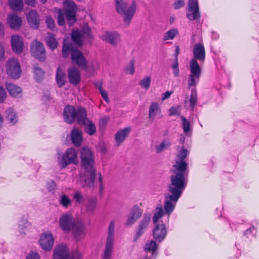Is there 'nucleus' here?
Instances as JSON below:
<instances>
[{"label": "nucleus", "instance_id": "27", "mask_svg": "<svg viewBox=\"0 0 259 259\" xmlns=\"http://www.w3.org/2000/svg\"><path fill=\"white\" fill-rule=\"evenodd\" d=\"M156 117H162L160 107L157 102H152L149 109V117L153 120Z\"/></svg>", "mask_w": 259, "mask_h": 259}, {"label": "nucleus", "instance_id": "8", "mask_svg": "<svg viewBox=\"0 0 259 259\" xmlns=\"http://www.w3.org/2000/svg\"><path fill=\"white\" fill-rule=\"evenodd\" d=\"M72 41L78 46H82L84 41L91 42L94 38L90 27L87 25H83L80 30H73L71 33Z\"/></svg>", "mask_w": 259, "mask_h": 259}, {"label": "nucleus", "instance_id": "61", "mask_svg": "<svg viewBox=\"0 0 259 259\" xmlns=\"http://www.w3.org/2000/svg\"><path fill=\"white\" fill-rule=\"evenodd\" d=\"M172 93V92L171 91H166V92L162 94L161 98L162 100H165V99L169 98Z\"/></svg>", "mask_w": 259, "mask_h": 259}, {"label": "nucleus", "instance_id": "49", "mask_svg": "<svg viewBox=\"0 0 259 259\" xmlns=\"http://www.w3.org/2000/svg\"><path fill=\"white\" fill-rule=\"evenodd\" d=\"M135 60H132L129 64L126 66L125 68V71L126 73L130 74H133L135 72Z\"/></svg>", "mask_w": 259, "mask_h": 259}, {"label": "nucleus", "instance_id": "42", "mask_svg": "<svg viewBox=\"0 0 259 259\" xmlns=\"http://www.w3.org/2000/svg\"><path fill=\"white\" fill-rule=\"evenodd\" d=\"M33 72L34 78L37 81H40L44 77V72L42 70L37 66H34Z\"/></svg>", "mask_w": 259, "mask_h": 259}, {"label": "nucleus", "instance_id": "54", "mask_svg": "<svg viewBox=\"0 0 259 259\" xmlns=\"http://www.w3.org/2000/svg\"><path fill=\"white\" fill-rule=\"evenodd\" d=\"M6 98V92L4 88L0 87V103L4 102Z\"/></svg>", "mask_w": 259, "mask_h": 259}, {"label": "nucleus", "instance_id": "20", "mask_svg": "<svg viewBox=\"0 0 259 259\" xmlns=\"http://www.w3.org/2000/svg\"><path fill=\"white\" fill-rule=\"evenodd\" d=\"M194 58L200 62H203L205 59V48L202 44L199 43L194 45L193 49Z\"/></svg>", "mask_w": 259, "mask_h": 259}, {"label": "nucleus", "instance_id": "40", "mask_svg": "<svg viewBox=\"0 0 259 259\" xmlns=\"http://www.w3.org/2000/svg\"><path fill=\"white\" fill-rule=\"evenodd\" d=\"M46 41L47 45L50 49L54 50L57 48L58 43L52 33L48 34V37L47 38Z\"/></svg>", "mask_w": 259, "mask_h": 259}, {"label": "nucleus", "instance_id": "28", "mask_svg": "<svg viewBox=\"0 0 259 259\" xmlns=\"http://www.w3.org/2000/svg\"><path fill=\"white\" fill-rule=\"evenodd\" d=\"M7 21L12 29L19 28L22 24L21 18L15 14H11L8 16Z\"/></svg>", "mask_w": 259, "mask_h": 259}, {"label": "nucleus", "instance_id": "37", "mask_svg": "<svg viewBox=\"0 0 259 259\" xmlns=\"http://www.w3.org/2000/svg\"><path fill=\"white\" fill-rule=\"evenodd\" d=\"M84 69L91 74H94L100 69V63L96 61L92 62L89 65L87 64V67Z\"/></svg>", "mask_w": 259, "mask_h": 259}, {"label": "nucleus", "instance_id": "45", "mask_svg": "<svg viewBox=\"0 0 259 259\" xmlns=\"http://www.w3.org/2000/svg\"><path fill=\"white\" fill-rule=\"evenodd\" d=\"M73 198L77 203H83L84 201L82 193L80 191H76L73 196Z\"/></svg>", "mask_w": 259, "mask_h": 259}, {"label": "nucleus", "instance_id": "31", "mask_svg": "<svg viewBox=\"0 0 259 259\" xmlns=\"http://www.w3.org/2000/svg\"><path fill=\"white\" fill-rule=\"evenodd\" d=\"M56 79L59 88H62L66 81L65 72L60 67H58L56 74Z\"/></svg>", "mask_w": 259, "mask_h": 259}, {"label": "nucleus", "instance_id": "3", "mask_svg": "<svg viewBox=\"0 0 259 259\" xmlns=\"http://www.w3.org/2000/svg\"><path fill=\"white\" fill-rule=\"evenodd\" d=\"M63 116L65 122L68 124L76 120L78 124L83 125L85 133L90 136L94 135L96 132L95 124L87 118V112L82 107L75 109L72 106H66L64 109Z\"/></svg>", "mask_w": 259, "mask_h": 259}, {"label": "nucleus", "instance_id": "25", "mask_svg": "<svg viewBox=\"0 0 259 259\" xmlns=\"http://www.w3.org/2000/svg\"><path fill=\"white\" fill-rule=\"evenodd\" d=\"M11 46L13 50L18 53H21L23 49V39L20 36L15 35H13L11 40Z\"/></svg>", "mask_w": 259, "mask_h": 259}, {"label": "nucleus", "instance_id": "46", "mask_svg": "<svg viewBox=\"0 0 259 259\" xmlns=\"http://www.w3.org/2000/svg\"><path fill=\"white\" fill-rule=\"evenodd\" d=\"M178 59L175 60L174 62L171 64L172 72L176 77H178L180 75V71L178 67Z\"/></svg>", "mask_w": 259, "mask_h": 259}, {"label": "nucleus", "instance_id": "22", "mask_svg": "<svg viewBox=\"0 0 259 259\" xmlns=\"http://www.w3.org/2000/svg\"><path fill=\"white\" fill-rule=\"evenodd\" d=\"M158 246L154 240H150L146 241L144 246V250L147 253L151 254V258L155 259L158 255Z\"/></svg>", "mask_w": 259, "mask_h": 259}, {"label": "nucleus", "instance_id": "63", "mask_svg": "<svg viewBox=\"0 0 259 259\" xmlns=\"http://www.w3.org/2000/svg\"><path fill=\"white\" fill-rule=\"evenodd\" d=\"M185 141V137L183 135H180V143L181 144H184Z\"/></svg>", "mask_w": 259, "mask_h": 259}, {"label": "nucleus", "instance_id": "58", "mask_svg": "<svg viewBox=\"0 0 259 259\" xmlns=\"http://www.w3.org/2000/svg\"><path fill=\"white\" fill-rule=\"evenodd\" d=\"M100 93L102 97V98L104 99V100L106 101L107 102H108V97L107 93L106 91H105L102 88H100L99 89Z\"/></svg>", "mask_w": 259, "mask_h": 259}, {"label": "nucleus", "instance_id": "6", "mask_svg": "<svg viewBox=\"0 0 259 259\" xmlns=\"http://www.w3.org/2000/svg\"><path fill=\"white\" fill-rule=\"evenodd\" d=\"M71 53L72 63L78 67L85 68L87 67V60L82 52L77 49H74L71 43L67 42L64 39L63 41L62 55L64 58H67Z\"/></svg>", "mask_w": 259, "mask_h": 259}, {"label": "nucleus", "instance_id": "11", "mask_svg": "<svg viewBox=\"0 0 259 259\" xmlns=\"http://www.w3.org/2000/svg\"><path fill=\"white\" fill-rule=\"evenodd\" d=\"M189 67L190 74L188 80V86L189 88H191L195 87L198 83L201 73V69L195 59H192L190 61Z\"/></svg>", "mask_w": 259, "mask_h": 259}, {"label": "nucleus", "instance_id": "12", "mask_svg": "<svg viewBox=\"0 0 259 259\" xmlns=\"http://www.w3.org/2000/svg\"><path fill=\"white\" fill-rule=\"evenodd\" d=\"M58 162L62 167H65L72 163L77 162V152L73 148H68L62 155L58 157Z\"/></svg>", "mask_w": 259, "mask_h": 259}, {"label": "nucleus", "instance_id": "26", "mask_svg": "<svg viewBox=\"0 0 259 259\" xmlns=\"http://www.w3.org/2000/svg\"><path fill=\"white\" fill-rule=\"evenodd\" d=\"M174 174H180L185 176L188 175L187 164L184 160H177L176 164L174 165L172 170Z\"/></svg>", "mask_w": 259, "mask_h": 259}, {"label": "nucleus", "instance_id": "1", "mask_svg": "<svg viewBox=\"0 0 259 259\" xmlns=\"http://www.w3.org/2000/svg\"><path fill=\"white\" fill-rule=\"evenodd\" d=\"M188 182V176L172 173L170 176V183L164 193V209L157 207L153 222L156 224L158 220L163 215H167L168 221L170 215L175 209L177 201L186 188Z\"/></svg>", "mask_w": 259, "mask_h": 259}, {"label": "nucleus", "instance_id": "32", "mask_svg": "<svg viewBox=\"0 0 259 259\" xmlns=\"http://www.w3.org/2000/svg\"><path fill=\"white\" fill-rule=\"evenodd\" d=\"M6 118L8 123L11 125H14L18 121L17 114L12 108L6 111Z\"/></svg>", "mask_w": 259, "mask_h": 259}, {"label": "nucleus", "instance_id": "19", "mask_svg": "<svg viewBox=\"0 0 259 259\" xmlns=\"http://www.w3.org/2000/svg\"><path fill=\"white\" fill-rule=\"evenodd\" d=\"M142 210L137 206H134L127 216L126 225L134 224L142 215Z\"/></svg>", "mask_w": 259, "mask_h": 259}, {"label": "nucleus", "instance_id": "30", "mask_svg": "<svg viewBox=\"0 0 259 259\" xmlns=\"http://www.w3.org/2000/svg\"><path fill=\"white\" fill-rule=\"evenodd\" d=\"M71 138L72 143L76 146H79L82 141L81 131L77 128L72 129Z\"/></svg>", "mask_w": 259, "mask_h": 259}, {"label": "nucleus", "instance_id": "23", "mask_svg": "<svg viewBox=\"0 0 259 259\" xmlns=\"http://www.w3.org/2000/svg\"><path fill=\"white\" fill-rule=\"evenodd\" d=\"M131 132V127L130 126L119 130L115 135L116 146H119L128 137Z\"/></svg>", "mask_w": 259, "mask_h": 259}, {"label": "nucleus", "instance_id": "7", "mask_svg": "<svg viewBox=\"0 0 259 259\" xmlns=\"http://www.w3.org/2000/svg\"><path fill=\"white\" fill-rule=\"evenodd\" d=\"M116 11L124 17V22L129 25L136 10V4L133 1L127 8V3L123 0H115Z\"/></svg>", "mask_w": 259, "mask_h": 259}, {"label": "nucleus", "instance_id": "41", "mask_svg": "<svg viewBox=\"0 0 259 259\" xmlns=\"http://www.w3.org/2000/svg\"><path fill=\"white\" fill-rule=\"evenodd\" d=\"M178 33V30L177 28H172L164 34L163 39L164 40H172Z\"/></svg>", "mask_w": 259, "mask_h": 259}, {"label": "nucleus", "instance_id": "33", "mask_svg": "<svg viewBox=\"0 0 259 259\" xmlns=\"http://www.w3.org/2000/svg\"><path fill=\"white\" fill-rule=\"evenodd\" d=\"M6 87L9 94L13 97L18 96L22 92L20 87L12 83L7 82Z\"/></svg>", "mask_w": 259, "mask_h": 259}, {"label": "nucleus", "instance_id": "29", "mask_svg": "<svg viewBox=\"0 0 259 259\" xmlns=\"http://www.w3.org/2000/svg\"><path fill=\"white\" fill-rule=\"evenodd\" d=\"M28 22L31 27L37 29L39 25V19L35 11H30L27 16Z\"/></svg>", "mask_w": 259, "mask_h": 259}, {"label": "nucleus", "instance_id": "43", "mask_svg": "<svg viewBox=\"0 0 259 259\" xmlns=\"http://www.w3.org/2000/svg\"><path fill=\"white\" fill-rule=\"evenodd\" d=\"M170 145V143L169 140H165L161 142L159 145L155 146V150L157 153H159L165 149H167Z\"/></svg>", "mask_w": 259, "mask_h": 259}, {"label": "nucleus", "instance_id": "13", "mask_svg": "<svg viewBox=\"0 0 259 259\" xmlns=\"http://www.w3.org/2000/svg\"><path fill=\"white\" fill-rule=\"evenodd\" d=\"M6 71L7 74L12 78L14 79L19 78L21 75V70L18 60L15 59H9L6 64Z\"/></svg>", "mask_w": 259, "mask_h": 259}, {"label": "nucleus", "instance_id": "17", "mask_svg": "<svg viewBox=\"0 0 259 259\" xmlns=\"http://www.w3.org/2000/svg\"><path fill=\"white\" fill-rule=\"evenodd\" d=\"M151 219V215L147 213L144 214L142 220L140 221L137 228L134 241L138 240L144 233L148 227Z\"/></svg>", "mask_w": 259, "mask_h": 259}, {"label": "nucleus", "instance_id": "50", "mask_svg": "<svg viewBox=\"0 0 259 259\" xmlns=\"http://www.w3.org/2000/svg\"><path fill=\"white\" fill-rule=\"evenodd\" d=\"M188 153V150L185 149L184 147H182L181 148V150L179 152L178 155V157L179 158V160H184V159L186 157Z\"/></svg>", "mask_w": 259, "mask_h": 259}, {"label": "nucleus", "instance_id": "64", "mask_svg": "<svg viewBox=\"0 0 259 259\" xmlns=\"http://www.w3.org/2000/svg\"><path fill=\"white\" fill-rule=\"evenodd\" d=\"M25 2L26 4L30 6H33L34 4L35 0H25Z\"/></svg>", "mask_w": 259, "mask_h": 259}, {"label": "nucleus", "instance_id": "44", "mask_svg": "<svg viewBox=\"0 0 259 259\" xmlns=\"http://www.w3.org/2000/svg\"><path fill=\"white\" fill-rule=\"evenodd\" d=\"M197 92L195 89H193L191 91V94L190 99V106L193 108L197 103Z\"/></svg>", "mask_w": 259, "mask_h": 259}, {"label": "nucleus", "instance_id": "55", "mask_svg": "<svg viewBox=\"0 0 259 259\" xmlns=\"http://www.w3.org/2000/svg\"><path fill=\"white\" fill-rule=\"evenodd\" d=\"M26 259H40V257L37 253L31 252L27 256Z\"/></svg>", "mask_w": 259, "mask_h": 259}, {"label": "nucleus", "instance_id": "14", "mask_svg": "<svg viewBox=\"0 0 259 259\" xmlns=\"http://www.w3.org/2000/svg\"><path fill=\"white\" fill-rule=\"evenodd\" d=\"M30 51L32 55L40 61H44L46 58L45 50L43 45L37 40L32 42Z\"/></svg>", "mask_w": 259, "mask_h": 259}, {"label": "nucleus", "instance_id": "24", "mask_svg": "<svg viewBox=\"0 0 259 259\" xmlns=\"http://www.w3.org/2000/svg\"><path fill=\"white\" fill-rule=\"evenodd\" d=\"M68 77L69 82L73 85L78 84L80 81V72L74 67H71L68 69Z\"/></svg>", "mask_w": 259, "mask_h": 259}, {"label": "nucleus", "instance_id": "59", "mask_svg": "<svg viewBox=\"0 0 259 259\" xmlns=\"http://www.w3.org/2000/svg\"><path fill=\"white\" fill-rule=\"evenodd\" d=\"M97 149L100 152L102 153H105L107 151L106 146L104 144H99Z\"/></svg>", "mask_w": 259, "mask_h": 259}, {"label": "nucleus", "instance_id": "16", "mask_svg": "<svg viewBox=\"0 0 259 259\" xmlns=\"http://www.w3.org/2000/svg\"><path fill=\"white\" fill-rule=\"evenodd\" d=\"M187 17L190 20H194L200 18L197 0L189 1Z\"/></svg>", "mask_w": 259, "mask_h": 259}, {"label": "nucleus", "instance_id": "5", "mask_svg": "<svg viewBox=\"0 0 259 259\" xmlns=\"http://www.w3.org/2000/svg\"><path fill=\"white\" fill-rule=\"evenodd\" d=\"M63 4L64 8V13L60 9H58L57 11V13L58 14V24L60 26L64 25L65 23V17L67 23L69 25H72L76 21V5L74 2L69 0H64Z\"/></svg>", "mask_w": 259, "mask_h": 259}, {"label": "nucleus", "instance_id": "52", "mask_svg": "<svg viewBox=\"0 0 259 259\" xmlns=\"http://www.w3.org/2000/svg\"><path fill=\"white\" fill-rule=\"evenodd\" d=\"M180 109L178 107H171L169 110V115L170 116H177L180 115Z\"/></svg>", "mask_w": 259, "mask_h": 259}, {"label": "nucleus", "instance_id": "48", "mask_svg": "<svg viewBox=\"0 0 259 259\" xmlns=\"http://www.w3.org/2000/svg\"><path fill=\"white\" fill-rule=\"evenodd\" d=\"M30 226L29 223L26 220L21 221L18 224L19 229L22 233H24L25 229Z\"/></svg>", "mask_w": 259, "mask_h": 259}, {"label": "nucleus", "instance_id": "36", "mask_svg": "<svg viewBox=\"0 0 259 259\" xmlns=\"http://www.w3.org/2000/svg\"><path fill=\"white\" fill-rule=\"evenodd\" d=\"M181 118L182 119V127L184 133L187 136H191L192 130L190 128V122L183 116H181Z\"/></svg>", "mask_w": 259, "mask_h": 259}, {"label": "nucleus", "instance_id": "62", "mask_svg": "<svg viewBox=\"0 0 259 259\" xmlns=\"http://www.w3.org/2000/svg\"><path fill=\"white\" fill-rule=\"evenodd\" d=\"M5 50L3 46L0 44V60L4 58Z\"/></svg>", "mask_w": 259, "mask_h": 259}, {"label": "nucleus", "instance_id": "21", "mask_svg": "<svg viewBox=\"0 0 259 259\" xmlns=\"http://www.w3.org/2000/svg\"><path fill=\"white\" fill-rule=\"evenodd\" d=\"M101 38L113 46L116 45L120 39L119 34L116 32H105Z\"/></svg>", "mask_w": 259, "mask_h": 259}, {"label": "nucleus", "instance_id": "38", "mask_svg": "<svg viewBox=\"0 0 259 259\" xmlns=\"http://www.w3.org/2000/svg\"><path fill=\"white\" fill-rule=\"evenodd\" d=\"M97 205V198H91L88 199L85 205V210L87 212H93Z\"/></svg>", "mask_w": 259, "mask_h": 259}, {"label": "nucleus", "instance_id": "34", "mask_svg": "<svg viewBox=\"0 0 259 259\" xmlns=\"http://www.w3.org/2000/svg\"><path fill=\"white\" fill-rule=\"evenodd\" d=\"M59 203L63 208L66 209L72 206V201L68 195L62 194L59 196Z\"/></svg>", "mask_w": 259, "mask_h": 259}, {"label": "nucleus", "instance_id": "18", "mask_svg": "<svg viewBox=\"0 0 259 259\" xmlns=\"http://www.w3.org/2000/svg\"><path fill=\"white\" fill-rule=\"evenodd\" d=\"M167 234V230L164 224H157L153 230V238L158 242L164 240Z\"/></svg>", "mask_w": 259, "mask_h": 259}, {"label": "nucleus", "instance_id": "51", "mask_svg": "<svg viewBox=\"0 0 259 259\" xmlns=\"http://www.w3.org/2000/svg\"><path fill=\"white\" fill-rule=\"evenodd\" d=\"M256 234V230L254 227H251L248 229L246 230L244 232V235L246 236L247 238L250 236H254Z\"/></svg>", "mask_w": 259, "mask_h": 259}, {"label": "nucleus", "instance_id": "35", "mask_svg": "<svg viewBox=\"0 0 259 259\" xmlns=\"http://www.w3.org/2000/svg\"><path fill=\"white\" fill-rule=\"evenodd\" d=\"M10 8L14 11L20 12L23 8V0H8Z\"/></svg>", "mask_w": 259, "mask_h": 259}, {"label": "nucleus", "instance_id": "9", "mask_svg": "<svg viewBox=\"0 0 259 259\" xmlns=\"http://www.w3.org/2000/svg\"><path fill=\"white\" fill-rule=\"evenodd\" d=\"M114 228L115 223L111 221L109 225L107 236L102 254V259H111L114 248Z\"/></svg>", "mask_w": 259, "mask_h": 259}, {"label": "nucleus", "instance_id": "53", "mask_svg": "<svg viewBox=\"0 0 259 259\" xmlns=\"http://www.w3.org/2000/svg\"><path fill=\"white\" fill-rule=\"evenodd\" d=\"M56 183L54 181H50L47 184V188L49 191H52L56 188Z\"/></svg>", "mask_w": 259, "mask_h": 259}, {"label": "nucleus", "instance_id": "2", "mask_svg": "<svg viewBox=\"0 0 259 259\" xmlns=\"http://www.w3.org/2000/svg\"><path fill=\"white\" fill-rule=\"evenodd\" d=\"M80 158V184L83 187H94L96 176L94 153L89 147H83L81 150Z\"/></svg>", "mask_w": 259, "mask_h": 259}, {"label": "nucleus", "instance_id": "39", "mask_svg": "<svg viewBox=\"0 0 259 259\" xmlns=\"http://www.w3.org/2000/svg\"><path fill=\"white\" fill-rule=\"evenodd\" d=\"M151 82V77L150 75L145 76L143 79L140 80L139 84L142 89L148 90L150 88Z\"/></svg>", "mask_w": 259, "mask_h": 259}, {"label": "nucleus", "instance_id": "47", "mask_svg": "<svg viewBox=\"0 0 259 259\" xmlns=\"http://www.w3.org/2000/svg\"><path fill=\"white\" fill-rule=\"evenodd\" d=\"M46 23L48 27L51 30H54L55 27V24L54 19L52 17L48 16L46 18Z\"/></svg>", "mask_w": 259, "mask_h": 259}, {"label": "nucleus", "instance_id": "57", "mask_svg": "<svg viewBox=\"0 0 259 259\" xmlns=\"http://www.w3.org/2000/svg\"><path fill=\"white\" fill-rule=\"evenodd\" d=\"M184 5V0H177L174 4V7L176 9H180Z\"/></svg>", "mask_w": 259, "mask_h": 259}, {"label": "nucleus", "instance_id": "10", "mask_svg": "<svg viewBox=\"0 0 259 259\" xmlns=\"http://www.w3.org/2000/svg\"><path fill=\"white\" fill-rule=\"evenodd\" d=\"M53 257L54 259H80L81 254L77 250L70 253L67 246L61 244L57 245L55 248Z\"/></svg>", "mask_w": 259, "mask_h": 259}, {"label": "nucleus", "instance_id": "56", "mask_svg": "<svg viewBox=\"0 0 259 259\" xmlns=\"http://www.w3.org/2000/svg\"><path fill=\"white\" fill-rule=\"evenodd\" d=\"M98 179H99V188H100V192L102 193L104 190V185L103 183V178L101 173L98 174Z\"/></svg>", "mask_w": 259, "mask_h": 259}, {"label": "nucleus", "instance_id": "4", "mask_svg": "<svg viewBox=\"0 0 259 259\" xmlns=\"http://www.w3.org/2000/svg\"><path fill=\"white\" fill-rule=\"evenodd\" d=\"M59 227L65 233L72 231L75 239H81L85 234V225L80 221H76L70 213H63L59 219Z\"/></svg>", "mask_w": 259, "mask_h": 259}, {"label": "nucleus", "instance_id": "60", "mask_svg": "<svg viewBox=\"0 0 259 259\" xmlns=\"http://www.w3.org/2000/svg\"><path fill=\"white\" fill-rule=\"evenodd\" d=\"M109 119L108 116H104L100 119L99 124L100 125H105Z\"/></svg>", "mask_w": 259, "mask_h": 259}, {"label": "nucleus", "instance_id": "15", "mask_svg": "<svg viewBox=\"0 0 259 259\" xmlns=\"http://www.w3.org/2000/svg\"><path fill=\"white\" fill-rule=\"evenodd\" d=\"M39 242L42 249L46 251L50 250L54 243L53 234L50 232L44 233L40 236Z\"/></svg>", "mask_w": 259, "mask_h": 259}]
</instances>
